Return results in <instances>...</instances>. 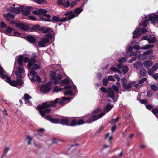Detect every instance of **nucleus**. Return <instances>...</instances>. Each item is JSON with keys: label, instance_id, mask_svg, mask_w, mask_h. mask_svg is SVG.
<instances>
[{"label": "nucleus", "instance_id": "nucleus-14", "mask_svg": "<svg viewBox=\"0 0 158 158\" xmlns=\"http://www.w3.org/2000/svg\"><path fill=\"white\" fill-rule=\"evenodd\" d=\"M48 11L44 9H40L38 10H35L33 11V13L35 15H39V17L41 15H46Z\"/></svg>", "mask_w": 158, "mask_h": 158}, {"label": "nucleus", "instance_id": "nucleus-39", "mask_svg": "<svg viewBox=\"0 0 158 158\" xmlns=\"http://www.w3.org/2000/svg\"><path fill=\"white\" fill-rule=\"evenodd\" d=\"M156 41V38L154 37H151L148 39V41L149 43H155Z\"/></svg>", "mask_w": 158, "mask_h": 158}, {"label": "nucleus", "instance_id": "nucleus-7", "mask_svg": "<svg viewBox=\"0 0 158 158\" xmlns=\"http://www.w3.org/2000/svg\"><path fill=\"white\" fill-rule=\"evenodd\" d=\"M0 75L1 77L9 83L10 85L12 86H17L16 84L17 81H15V80L11 81L9 77L4 74L3 73V69L2 68H0Z\"/></svg>", "mask_w": 158, "mask_h": 158}, {"label": "nucleus", "instance_id": "nucleus-59", "mask_svg": "<svg viewBox=\"0 0 158 158\" xmlns=\"http://www.w3.org/2000/svg\"><path fill=\"white\" fill-rule=\"evenodd\" d=\"M154 71H156L158 69V63L156 64H154L152 67Z\"/></svg>", "mask_w": 158, "mask_h": 158}, {"label": "nucleus", "instance_id": "nucleus-55", "mask_svg": "<svg viewBox=\"0 0 158 158\" xmlns=\"http://www.w3.org/2000/svg\"><path fill=\"white\" fill-rule=\"evenodd\" d=\"M65 0H57V3L58 5L62 6L63 2H64Z\"/></svg>", "mask_w": 158, "mask_h": 158}, {"label": "nucleus", "instance_id": "nucleus-3", "mask_svg": "<svg viewBox=\"0 0 158 158\" xmlns=\"http://www.w3.org/2000/svg\"><path fill=\"white\" fill-rule=\"evenodd\" d=\"M40 19L43 21L52 22H64L67 21L66 17H64L62 19L56 16H53L51 19H50L51 16L49 14H47L44 15H41L40 16Z\"/></svg>", "mask_w": 158, "mask_h": 158}, {"label": "nucleus", "instance_id": "nucleus-19", "mask_svg": "<svg viewBox=\"0 0 158 158\" xmlns=\"http://www.w3.org/2000/svg\"><path fill=\"white\" fill-rule=\"evenodd\" d=\"M4 17L8 21H10V19H14L15 18V15L10 12H8L7 14L3 15Z\"/></svg>", "mask_w": 158, "mask_h": 158}, {"label": "nucleus", "instance_id": "nucleus-31", "mask_svg": "<svg viewBox=\"0 0 158 158\" xmlns=\"http://www.w3.org/2000/svg\"><path fill=\"white\" fill-rule=\"evenodd\" d=\"M74 120L75 121V124L73 125V126H76L77 125H80L84 123V120L81 119H79L78 121H77L74 119Z\"/></svg>", "mask_w": 158, "mask_h": 158}, {"label": "nucleus", "instance_id": "nucleus-27", "mask_svg": "<svg viewBox=\"0 0 158 158\" xmlns=\"http://www.w3.org/2000/svg\"><path fill=\"white\" fill-rule=\"evenodd\" d=\"M115 92L111 89L109 90L108 94L109 97L111 98H113L115 97Z\"/></svg>", "mask_w": 158, "mask_h": 158}, {"label": "nucleus", "instance_id": "nucleus-22", "mask_svg": "<svg viewBox=\"0 0 158 158\" xmlns=\"http://www.w3.org/2000/svg\"><path fill=\"white\" fill-rule=\"evenodd\" d=\"M143 65V64L141 62L137 61L134 64L133 67L134 68L137 69H139L142 67Z\"/></svg>", "mask_w": 158, "mask_h": 158}, {"label": "nucleus", "instance_id": "nucleus-1", "mask_svg": "<svg viewBox=\"0 0 158 158\" xmlns=\"http://www.w3.org/2000/svg\"><path fill=\"white\" fill-rule=\"evenodd\" d=\"M64 101L57 98L54 100L43 103L41 105L38 106L37 109L39 111L41 116L44 117L45 116L44 113H49L51 110V109H48V108L56 106V104L59 102L60 105H63L64 104Z\"/></svg>", "mask_w": 158, "mask_h": 158}, {"label": "nucleus", "instance_id": "nucleus-23", "mask_svg": "<svg viewBox=\"0 0 158 158\" xmlns=\"http://www.w3.org/2000/svg\"><path fill=\"white\" fill-rule=\"evenodd\" d=\"M154 47L153 44H147L145 45H143L142 46L141 49L146 50L150 49Z\"/></svg>", "mask_w": 158, "mask_h": 158}, {"label": "nucleus", "instance_id": "nucleus-17", "mask_svg": "<svg viewBox=\"0 0 158 158\" xmlns=\"http://www.w3.org/2000/svg\"><path fill=\"white\" fill-rule=\"evenodd\" d=\"M148 21H150L151 23L153 24L155 23L156 21L158 24V15L149 16L148 19Z\"/></svg>", "mask_w": 158, "mask_h": 158}, {"label": "nucleus", "instance_id": "nucleus-57", "mask_svg": "<svg viewBox=\"0 0 158 158\" xmlns=\"http://www.w3.org/2000/svg\"><path fill=\"white\" fill-rule=\"evenodd\" d=\"M13 29L11 27H8L6 29V32L7 34H9L11 33Z\"/></svg>", "mask_w": 158, "mask_h": 158}, {"label": "nucleus", "instance_id": "nucleus-41", "mask_svg": "<svg viewBox=\"0 0 158 158\" xmlns=\"http://www.w3.org/2000/svg\"><path fill=\"white\" fill-rule=\"evenodd\" d=\"M10 150V148L9 147H7L4 150L3 155H2L3 156H5L7 154L8 151Z\"/></svg>", "mask_w": 158, "mask_h": 158}, {"label": "nucleus", "instance_id": "nucleus-26", "mask_svg": "<svg viewBox=\"0 0 158 158\" xmlns=\"http://www.w3.org/2000/svg\"><path fill=\"white\" fill-rule=\"evenodd\" d=\"M27 40L31 43H35L36 40L35 38L32 36H28L27 37Z\"/></svg>", "mask_w": 158, "mask_h": 158}, {"label": "nucleus", "instance_id": "nucleus-61", "mask_svg": "<svg viewBox=\"0 0 158 158\" xmlns=\"http://www.w3.org/2000/svg\"><path fill=\"white\" fill-rule=\"evenodd\" d=\"M35 77V81H38V82H40L41 81V79L38 75H36Z\"/></svg>", "mask_w": 158, "mask_h": 158}, {"label": "nucleus", "instance_id": "nucleus-28", "mask_svg": "<svg viewBox=\"0 0 158 158\" xmlns=\"http://www.w3.org/2000/svg\"><path fill=\"white\" fill-rule=\"evenodd\" d=\"M143 64L144 66L147 67L151 66L153 64V62L152 61L147 60L144 61Z\"/></svg>", "mask_w": 158, "mask_h": 158}, {"label": "nucleus", "instance_id": "nucleus-49", "mask_svg": "<svg viewBox=\"0 0 158 158\" xmlns=\"http://www.w3.org/2000/svg\"><path fill=\"white\" fill-rule=\"evenodd\" d=\"M153 53V51L151 49L147 50L146 52H144V54H146V55L152 54Z\"/></svg>", "mask_w": 158, "mask_h": 158}, {"label": "nucleus", "instance_id": "nucleus-30", "mask_svg": "<svg viewBox=\"0 0 158 158\" xmlns=\"http://www.w3.org/2000/svg\"><path fill=\"white\" fill-rule=\"evenodd\" d=\"M32 139V138L29 135H27L26 136L25 141L27 142L28 145H30L31 144V141Z\"/></svg>", "mask_w": 158, "mask_h": 158}, {"label": "nucleus", "instance_id": "nucleus-51", "mask_svg": "<svg viewBox=\"0 0 158 158\" xmlns=\"http://www.w3.org/2000/svg\"><path fill=\"white\" fill-rule=\"evenodd\" d=\"M151 89L154 91H156L158 89V88L155 85H152L151 86Z\"/></svg>", "mask_w": 158, "mask_h": 158}, {"label": "nucleus", "instance_id": "nucleus-16", "mask_svg": "<svg viewBox=\"0 0 158 158\" xmlns=\"http://www.w3.org/2000/svg\"><path fill=\"white\" fill-rule=\"evenodd\" d=\"M49 42V40L47 39L43 38L42 40L38 42V46L42 47L45 46V44Z\"/></svg>", "mask_w": 158, "mask_h": 158}, {"label": "nucleus", "instance_id": "nucleus-56", "mask_svg": "<svg viewBox=\"0 0 158 158\" xmlns=\"http://www.w3.org/2000/svg\"><path fill=\"white\" fill-rule=\"evenodd\" d=\"M21 12H22L23 14L25 15H27L30 14V12L26 11L24 9L23 10H23Z\"/></svg>", "mask_w": 158, "mask_h": 158}, {"label": "nucleus", "instance_id": "nucleus-47", "mask_svg": "<svg viewBox=\"0 0 158 158\" xmlns=\"http://www.w3.org/2000/svg\"><path fill=\"white\" fill-rule=\"evenodd\" d=\"M38 4H41L42 3L46 4L47 2L44 0H34Z\"/></svg>", "mask_w": 158, "mask_h": 158}, {"label": "nucleus", "instance_id": "nucleus-64", "mask_svg": "<svg viewBox=\"0 0 158 158\" xmlns=\"http://www.w3.org/2000/svg\"><path fill=\"white\" fill-rule=\"evenodd\" d=\"M0 25L1 27L3 28H5L6 27L5 23L3 22H2L0 23Z\"/></svg>", "mask_w": 158, "mask_h": 158}, {"label": "nucleus", "instance_id": "nucleus-6", "mask_svg": "<svg viewBox=\"0 0 158 158\" xmlns=\"http://www.w3.org/2000/svg\"><path fill=\"white\" fill-rule=\"evenodd\" d=\"M74 118H72L64 117L59 118V124L69 126H73L75 125Z\"/></svg>", "mask_w": 158, "mask_h": 158}, {"label": "nucleus", "instance_id": "nucleus-44", "mask_svg": "<svg viewBox=\"0 0 158 158\" xmlns=\"http://www.w3.org/2000/svg\"><path fill=\"white\" fill-rule=\"evenodd\" d=\"M40 25H35L33 26V27L32 28V29L33 30H38L40 31Z\"/></svg>", "mask_w": 158, "mask_h": 158}, {"label": "nucleus", "instance_id": "nucleus-45", "mask_svg": "<svg viewBox=\"0 0 158 158\" xmlns=\"http://www.w3.org/2000/svg\"><path fill=\"white\" fill-rule=\"evenodd\" d=\"M61 83L63 85H67L69 84V81L68 79H65L61 81Z\"/></svg>", "mask_w": 158, "mask_h": 158}, {"label": "nucleus", "instance_id": "nucleus-53", "mask_svg": "<svg viewBox=\"0 0 158 158\" xmlns=\"http://www.w3.org/2000/svg\"><path fill=\"white\" fill-rule=\"evenodd\" d=\"M155 71H154V70L152 69V68L149 69L148 72V73L149 75H150L153 76V73Z\"/></svg>", "mask_w": 158, "mask_h": 158}, {"label": "nucleus", "instance_id": "nucleus-10", "mask_svg": "<svg viewBox=\"0 0 158 158\" xmlns=\"http://www.w3.org/2000/svg\"><path fill=\"white\" fill-rule=\"evenodd\" d=\"M15 5L13 4V7H10L8 10L16 14H19V13L23 10V7L22 6L15 7Z\"/></svg>", "mask_w": 158, "mask_h": 158}, {"label": "nucleus", "instance_id": "nucleus-42", "mask_svg": "<svg viewBox=\"0 0 158 158\" xmlns=\"http://www.w3.org/2000/svg\"><path fill=\"white\" fill-rule=\"evenodd\" d=\"M72 14V11L67 12H66L64 14V15H65V16H67V15H69L67 18V20H70V19H69V17L73 16Z\"/></svg>", "mask_w": 158, "mask_h": 158}, {"label": "nucleus", "instance_id": "nucleus-60", "mask_svg": "<svg viewBox=\"0 0 158 158\" xmlns=\"http://www.w3.org/2000/svg\"><path fill=\"white\" fill-rule=\"evenodd\" d=\"M147 80V78H143L140 80L138 82V84H142L144 81Z\"/></svg>", "mask_w": 158, "mask_h": 158}, {"label": "nucleus", "instance_id": "nucleus-43", "mask_svg": "<svg viewBox=\"0 0 158 158\" xmlns=\"http://www.w3.org/2000/svg\"><path fill=\"white\" fill-rule=\"evenodd\" d=\"M108 80L106 78H104L102 79V83L103 85L105 86L107 85Z\"/></svg>", "mask_w": 158, "mask_h": 158}, {"label": "nucleus", "instance_id": "nucleus-36", "mask_svg": "<svg viewBox=\"0 0 158 158\" xmlns=\"http://www.w3.org/2000/svg\"><path fill=\"white\" fill-rule=\"evenodd\" d=\"M131 44L134 45L133 47V48L135 49L138 50L141 49V47L138 45H135L137 44V42L135 41H132L131 42Z\"/></svg>", "mask_w": 158, "mask_h": 158}, {"label": "nucleus", "instance_id": "nucleus-20", "mask_svg": "<svg viewBox=\"0 0 158 158\" xmlns=\"http://www.w3.org/2000/svg\"><path fill=\"white\" fill-rule=\"evenodd\" d=\"M140 29L136 28L133 32V34L132 38L133 39L136 38L140 35Z\"/></svg>", "mask_w": 158, "mask_h": 158}, {"label": "nucleus", "instance_id": "nucleus-40", "mask_svg": "<svg viewBox=\"0 0 158 158\" xmlns=\"http://www.w3.org/2000/svg\"><path fill=\"white\" fill-rule=\"evenodd\" d=\"M110 70L112 71H113L115 72L118 73L119 74L121 73V72L117 69H116L115 67H111L110 68Z\"/></svg>", "mask_w": 158, "mask_h": 158}, {"label": "nucleus", "instance_id": "nucleus-12", "mask_svg": "<svg viewBox=\"0 0 158 158\" xmlns=\"http://www.w3.org/2000/svg\"><path fill=\"white\" fill-rule=\"evenodd\" d=\"M15 26L24 31H27L29 29V26L25 23H16Z\"/></svg>", "mask_w": 158, "mask_h": 158}, {"label": "nucleus", "instance_id": "nucleus-24", "mask_svg": "<svg viewBox=\"0 0 158 158\" xmlns=\"http://www.w3.org/2000/svg\"><path fill=\"white\" fill-rule=\"evenodd\" d=\"M62 78V76L60 74H58L57 76H56L55 78L53 80L55 81L54 82V84L55 85L57 84L58 83L59 81L61 80Z\"/></svg>", "mask_w": 158, "mask_h": 158}, {"label": "nucleus", "instance_id": "nucleus-33", "mask_svg": "<svg viewBox=\"0 0 158 158\" xmlns=\"http://www.w3.org/2000/svg\"><path fill=\"white\" fill-rule=\"evenodd\" d=\"M23 61V56L22 55H20L18 58L17 62L18 64L20 66L22 65V63Z\"/></svg>", "mask_w": 158, "mask_h": 158}, {"label": "nucleus", "instance_id": "nucleus-50", "mask_svg": "<svg viewBox=\"0 0 158 158\" xmlns=\"http://www.w3.org/2000/svg\"><path fill=\"white\" fill-rule=\"evenodd\" d=\"M128 70V68L126 66H123L122 68V71L124 73H127Z\"/></svg>", "mask_w": 158, "mask_h": 158}, {"label": "nucleus", "instance_id": "nucleus-62", "mask_svg": "<svg viewBox=\"0 0 158 158\" xmlns=\"http://www.w3.org/2000/svg\"><path fill=\"white\" fill-rule=\"evenodd\" d=\"M108 79L109 81H115V80L113 76L109 75L108 77Z\"/></svg>", "mask_w": 158, "mask_h": 158}, {"label": "nucleus", "instance_id": "nucleus-58", "mask_svg": "<svg viewBox=\"0 0 158 158\" xmlns=\"http://www.w3.org/2000/svg\"><path fill=\"white\" fill-rule=\"evenodd\" d=\"M153 94V92L151 91H149L147 92V96L148 97L150 98L152 96Z\"/></svg>", "mask_w": 158, "mask_h": 158}, {"label": "nucleus", "instance_id": "nucleus-5", "mask_svg": "<svg viewBox=\"0 0 158 158\" xmlns=\"http://www.w3.org/2000/svg\"><path fill=\"white\" fill-rule=\"evenodd\" d=\"M39 63V61H36L35 58H31L28 63V68L30 69V71H35V70L40 68Z\"/></svg>", "mask_w": 158, "mask_h": 158}, {"label": "nucleus", "instance_id": "nucleus-13", "mask_svg": "<svg viewBox=\"0 0 158 158\" xmlns=\"http://www.w3.org/2000/svg\"><path fill=\"white\" fill-rule=\"evenodd\" d=\"M47 114L46 113H44L45 116L43 117H45V119L48 120L49 121L51 122L52 123L56 124L59 123V118H53L52 117V116L50 115H48L45 116V114Z\"/></svg>", "mask_w": 158, "mask_h": 158}, {"label": "nucleus", "instance_id": "nucleus-35", "mask_svg": "<svg viewBox=\"0 0 158 158\" xmlns=\"http://www.w3.org/2000/svg\"><path fill=\"white\" fill-rule=\"evenodd\" d=\"M146 70L143 68L141 69L139 71L140 75L142 77L145 76L146 75Z\"/></svg>", "mask_w": 158, "mask_h": 158}, {"label": "nucleus", "instance_id": "nucleus-11", "mask_svg": "<svg viewBox=\"0 0 158 158\" xmlns=\"http://www.w3.org/2000/svg\"><path fill=\"white\" fill-rule=\"evenodd\" d=\"M85 4H83L81 5V6L80 7L77 8L75 9L74 11H72V15L69 17L70 19H72L75 17L77 16L80 13L83 11V9L82 8V7Z\"/></svg>", "mask_w": 158, "mask_h": 158}, {"label": "nucleus", "instance_id": "nucleus-4", "mask_svg": "<svg viewBox=\"0 0 158 158\" xmlns=\"http://www.w3.org/2000/svg\"><path fill=\"white\" fill-rule=\"evenodd\" d=\"M113 107V106H111V104L107 105L106 107L103 109V112H102L98 116L92 115L90 118L88 119L87 122L89 123L93 122L101 118L105 115L106 113L110 111Z\"/></svg>", "mask_w": 158, "mask_h": 158}, {"label": "nucleus", "instance_id": "nucleus-63", "mask_svg": "<svg viewBox=\"0 0 158 158\" xmlns=\"http://www.w3.org/2000/svg\"><path fill=\"white\" fill-rule=\"evenodd\" d=\"M142 26L144 27H146L147 26V18H146L145 20H144L142 23Z\"/></svg>", "mask_w": 158, "mask_h": 158}, {"label": "nucleus", "instance_id": "nucleus-52", "mask_svg": "<svg viewBox=\"0 0 158 158\" xmlns=\"http://www.w3.org/2000/svg\"><path fill=\"white\" fill-rule=\"evenodd\" d=\"M118 117H117V118L115 119H112L111 121L110 122V123L111 124L116 123L118 122Z\"/></svg>", "mask_w": 158, "mask_h": 158}, {"label": "nucleus", "instance_id": "nucleus-8", "mask_svg": "<svg viewBox=\"0 0 158 158\" xmlns=\"http://www.w3.org/2000/svg\"><path fill=\"white\" fill-rule=\"evenodd\" d=\"M121 81L122 83L123 88L127 91H131L133 82H132L131 81L128 82L125 77L122 78Z\"/></svg>", "mask_w": 158, "mask_h": 158}, {"label": "nucleus", "instance_id": "nucleus-25", "mask_svg": "<svg viewBox=\"0 0 158 158\" xmlns=\"http://www.w3.org/2000/svg\"><path fill=\"white\" fill-rule=\"evenodd\" d=\"M51 30V28L49 27H43L40 28V31L44 33H46L49 32Z\"/></svg>", "mask_w": 158, "mask_h": 158}, {"label": "nucleus", "instance_id": "nucleus-54", "mask_svg": "<svg viewBox=\"0 0 158 158\" xmlns=\"http://www.w3.org/2000/svg\"><path fill=\"white\" fill-rule=\"evenodd\" d=\"M145 107L147 109L151 110L153 108V106L152 104H146Z\"/></svg>", "mask_w": 158, "mask_h": 158}, {"label": "nucleus", "instance_id": "nucleus-21", "mask_svg": "<svg viewBox=\"0 0 158 158\" xmlns=\"http://www.w3.org/2000/svg\"><path fill=\"white\" fill-rule=\"evenodd\" d=\"M101 109L100 108H97V109H96V110H94L93 112L92 113L91 115H89L88 116V118L87 119L86 121V122L88 123H89V122H88L87 121H88V119L90 118V117H91V116L92 115H96L97 116H98L99 114H98V115H96V114H98V112L101 111ZM91 123L92 122H91L90 123Z\"/></svg>", "mask_w": 158, "mask_h": 158}, {"label": "nucleus", "instance_id": "nucleus-15", "mask_svg": "<svg viewBox=\"0 0 158 158\" xmlns=\"http://www.w3.org/2000/svg\"><path fill=\"white\" fill-rule=\"evenodd\" d=\"M31 98V97L29 95L27 94H24V97L22 98V99L24 100L25 104L31 106L32 105V103L30 100Z\"/></svg>", "mask_w": 158, "mask_h": 158}, {"label": "nucleus", "instance_id": "nucleus-46", "mask_svg": "<svg viewBox=\"0 0 158 158\" xmlns=\"http://www.w3.org/2000/svg\"><path fill=\"white\" fill-rule=\"evenodd\" d=\"M63 89L59 88V87L57 86H55L53 90L54 91V92H58L59 91H60L61 90H62Z\"/></svg>", "mask_w": 158, "mask_h": 158}, {"label": "nucleus", "instance_id": "nucleus-48", "mask_svg": "<svg viewBox=\"0 0 158 158\" xmlns=\"http://www.w3.org/2000/svg\"><path fill=\"white\" fill-rule=\"evenodd\" d=\"M127 60V58L126 57H122L118 60V62L119 63H124Z\"/></svg>", "mask_w": 158, "mask_h": 158}, {"label": "nucleus", "instance_id": "nucleus-34", "mask_svg": "<svg viewBox=\"0 0 158 158\" xmlns=\"http://www.w3.org/2000/svg\"><path fill=\"white\" fill-rule=\"evenodd\" d=\"M70 3L69 1L68 0H65L64 2H63L62 6L65 8H68L70 6Z\"/></svg>", "mask_w": 158, "mask_h": 158}, {"label": "nucleus", "instance_id": "nucleus-9", "mask_svg": "<svg viewBox=\"0 0 158 158\" xmlns=\"http://www.w3.org/2000/svg\"><path fill=\"white\" fill-rule=\"evenodd\" d=\"M52 83L51 82L42 85L40 88V91L44 93H46L49 91L52 88Z\"/></svg>", "mask_w": 158, "mask_h": 158}, {"label": "nucleus", "instance_id": "nucleus-2", "mask_svg": "<svg viewBox=\"0 0 158 158\" xmlns=\"http://www.w3.org/2000/svg\"><path fill=\"white\" fill-rule=\"evenodd\" d=\"M16 71L15 72V73L16 76L17 78L16 80L15 81H17L16 85L17 86H14L18 88H20L22 87V85L24 82L22 80L19 79V78H22L24 76V71L23 68L21 67H19L16 68Z\"/></svg>", "mask_w": 158, "mask_h": 158}, {"label": "nucleus", "instance_id": "nucleus-37", "mask_svg": "<svg viewBox=\"0 0 158 158\" xmlns=\"http://www.w3.org/2000/svg\"><path fill=\"white\" fill-rule=\"evenodd\" d=\"M51 78L54 80L55 78L56 73L54 71H51L50 72Z\"/></svg>", "mask_w": 158, "mask_h": 158}, {"label": "nucleus", "instance_id": "nucleus-38", "mask_svg": "<svg viewBox=\"0 0 158 158\" xmlns=\"http://www.w3.org/2000/svg\"><path fill=\"white\" fill-rule=\"evenodd\" d=\"M64 94L65 96L68 95L72 96L73 95V93L71 90H68L64 92Z\"/></svg>", "mask_w": 158, "mask_h": 158}, {"label": "nucleus", "instance_id": "nucleus-32", "mask_svg": "<svg viewBox=\"0 0 158 158\" xmlns=\"http://www.w3.org/2000/svg\"><path fill=\"white\" fill-rule=\"evenodd\" d=\"M152 111L158 119V108H155L152 110Z\"/></svg>", "mask_w": 158, "mask_h": 158}, {"label": "nucleus", "instance_id": "nucleus-18", "mask_svg": "<svg viewBox=\"0 0 158 158\" xmlns=\"http://www.w3.org/2000/svg\"><path fill=\"white\" fill-rule=\"evenodd\" d=\"M36 73L34 71H31L28 74L29 78L32 81H35V77L36 75Z\"/></svg>", "mask_w": 158, "mask_h": 158}, {"label": "nucleus", "instance_id": "nucleus-29", "mask_svg": "<svg viewBox=\"0 0 158 158\" xmlns=\"http://www.w3.org/2000/svg\"><path fill=\"white\" fill-rule=\"evenodd\" d=\"M138 59L140 60H143L147 58V56L146 54H144V52L142 54H139L138 56Z\"/></svg>", "mask_w": 158, "mask_h": 158}]
</instances>
